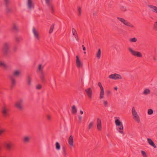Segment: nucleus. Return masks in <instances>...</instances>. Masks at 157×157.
I'll return each instance as SVG.
<instances>
[{
    "label": "nucleus",
    "instance_id": "6ab92c4d",
    "mask_svg": "<svg viewBox=\"0 0 157 157\" xmlns=\"http://www.w3.org/2000/svg\"><path fill=\"white\" fill-rule=\"evenodd\" d=\"M147 140L148 143L150 145L153 147L154 148H156V147L155 145V144L154 142L151 139L148 138L147 139Z\"/></svg>",
    "mask_w": 157,
    "mask_h": 157
},
{
    "label": "nucleus",
    "instance_id": "58836bf2",
    "mask_svg": "<svg viewBox=\"0 0 157 157\" xmlns=\"http://www.w3.org/2000/svg\"><path fill=\"white\" fill-rule=\"evenodd\" d=\"M141 153L143 157H147V154L145 152L143 151H141Z\"/></svg>",
    "mask_w": 157,
    "mask_h": 157
},
{
    "label": "nucleus",
    "instance_id": "c85d7f7f",
    "mask_svg": "<svg viewBox=\"0 0 157 157\" xmlns=\"http://www.w3.org/2000/svg\"><path fill=\"white\" fill-rule=\"evenodd\" d=\"M54 27V24H52L51 26L50 30H49V33L50 34L52 33L53 30V29Z\"/></svg>",
    "mask_w": 157,
    "mask_h": 157
},
{
    "label": "nucleus",
    "instance_id": "09e8293b",
    "mask_svg": "<svg viewBox=\"0 0 157 157\" xmlns=\"http://www.w3.org/2000/svg\"><path fill=\"white\" fill-rule=\"evenodd\" d=\"M4 130L3 129H0V136L4 132Z\"/></svg>",
    "mask_w": 157,
    "mask_h": 157
},
{
    "label": "nucleus",
    "instance_id": "2eb2a0df",
    "mask_svg": "<svg viewBox=\"0 0 157 157\" xmlns=\"http://www.w3.org/2000/svg\"><path fill=\"white\" fill-rule=\"evenodd\" d=\"M76 65L78 68H79L81 66H82L81 62L78 56H76Z\"/></svg>",
    "mask_w": 157,
    "mask_h": 157
},
{
    "label": "nucleus",
    "instance_id": "4be33fe9",
    "mask_svg": "<svg viewBox=\"0 0 157 157\" xmlns=\"http://www.w3.org/2000/svg\"><path fill=\"white\" fill-rule=\"evenodd\" d=\"M29 140L30 138L28 136H25L23 139V141L25 143H28L29 141Z\"/></svg>",
    "mask_w": 157,
    "mask_h": 157
},
{
    "label": "nucleus",
    "instance_id": "79ce46f5",
    "mask_svg": "<svg viewBox=\"0 0 157 157\" xmlns=\"http://www.w3.org/2000/svg\"><path fill=\"white\" fill-rule=\"evenodd\" d=\"M103 104L105 107H107L108 106V102L106 100H104L103 101Z\"/></svg>",
    "mask_w": 157,
    "mask_h": 157
},
{
    "label": "nucleus",
    "instance_id": "680f3d73",
    "mask_svg": "<svg viewBox=\"0 0 157 157\" xmlns=\"http://www.w3.org/2000/svg\"><path fill=\"white\" fill-rule=\"evenodd\" d=\"M1 147H0V151L1 150Z\"/></svg>",
    "mask_w": 157,
    "mask_h": 157
},
{
    "label": "nucleus",
    "instance_id": "9b49d317",
    "mask_svg": "<svg viewBox=\"0 0 157 157\" xmlns=\"http://www.w3.org/2000/svg\"><path fill=\"white\" fill-rule=\"evenodd\" d=\"M23 100L22 99H20L16 102L15 105L18 109L21 110L23 109Z\"/></svg>",
    "mask_w": 157,
    "mask_h": 157
},
{
    "label": "nucleus",
    "instance_id": "c756f323",
    "mask_svg": "<svg viewBox=\"0 0 157 157\" xmlns=\"http://www.w3.org/2000/svg\"><path fill=\"white\" fill-rule=\"evenodd\" d=\"M153 29L154 30L157 31V21L154 22L153 24Z\"/></svg>",
    "mask_w": 157,
    "mask_h": 157
},
{
    "label": "nucleus",
    "instance_id": "052dcab7",
    "mask_svg": "<svg viewBox=\"0 0 157 157\" xmlns=\"http://www.w3.org/2000/svg\"><path fill=\"white\" fill-rule=\"evenodd\" d=\"M86 52H84V54H86Z\"/></svg>",
    "mask_w": 157,
    "mask_h": 157
},
{
    "label": "nucleus",
    "instance_id": "49530a36",
    "mask_svg": "<svg viewBox=\"0 0 157 157\" xmlns=\"http://www.w3.org/2000/svg\"><path fill=\"white\" fill-rule=\"evenodd\" d=\"M74 36H75V38L76 40L77 41H79V38H78V35Z\"/></svg>",
    "mask_w": 157,
    "mask_h": 157
},
{
    "label": "nucleus",
    "instance_id": "6e6552de",
    "mask_svg": "<svg viewBox=\"0 0 157 157\" xmlns=\"http://www.w3.org/2000/svg\"><path fill=\"white\" fill-rule=\"evenodd\" d=\"M109 78L112 79L116 80L122 79V77L120 74L114 73L109 75Z\"/></svg>",
    "mask_w": 157,
    "mask_h": 157
},
{
    "label": "nucleus",
    "instance_id": "4d7b16f0",
    "mask_svg": "<svg viewBox=\"0 0 157 157\" xmlns=\"http://www.w3.org/2000/svg\"><path fill=\"white\" fill-rule=\"evenodd\" d=\"M82 47L83 48V51H85L86 50V48L85 47H84V45H82Z\"/></svg>",
    "mask_w": 157,
    "mask_h": 157
},
{
    "label": "nucleus",
    "instance_id": "412c9836",
    "mask_svg": "<svg viewBox=\"0 0 157 157\" xmlns=\"http://www.w3.org/2000/svg\"><path fill=\"white\" fill-rule=\"evenodd\" d=\"M12 30L14 32H17L18 30V26L16 24H14L12 28Z\"/></svg>",
    "mask_w": 157,
    "mask_h": 157
},
{
    "label": "nucleus",
    "instance_id": "2f4dec72",
    "mask_svg": "<svg viewBox=\"0 0 157 157\" xmlns=\"http://www.w3.org/2000/svg\"><path fill=\"white\" fill-rule=\"evenodd\" d=\"M150 93V90L148 89H146L143 92V94L144 95H147Z\"/></svg>",
    "mask_w": 157,
    "mask_h": 157
},
{
    "label": "nucleus",
    "instance_id": "603ef678",
    "mask_svg": "<svg viewBox=\"0 0 157 157\" xmlns=\"http://www.w3.org/2000/svg\"><path fill=\"white\" fill-rule=\"evenodd\" d=\"M106 94H107V95H109L110 94V91L109 90H107L106 91Z\"/></svg>",
    "mask_w": 157,
    "mask_h": 157
},
{
    "label": "nucleus",
    "instance_id": "3c124183",
    "mask_svg": "<svg viewBox=\"0 0 157 157\" xmlns=\"http://www.w3.org/2000/svg\"><path fill=\"white\" fill-rule=\"evenodd\" d=\"M78 119H79V120L80 122L82 120V116H78Z\"/></svg>",
    "mask_w": 157,
    "mask_h": 157
},
{
    "label": "nucleus",
    "instance_id": "aec40b11",
    "mask_svg": "<svg viewBox=\"0 0 157 157\" xmlns=\"http://www.w3.org/2000/svg\"><path fill=\"white\" fill-rule=\"evenodd\" d=\"M32 78L30 76L27 75L26 76L27 84L28 86H30L31 84Z\"/></svg>",
    "mask_w": 157,
    "mask_h": 157
},
{
    "label": "nucleus",
    "instance_id": "39448f33",
    "mask_svg": "<svg viewBox=\"0 0 157 157\" xmlns=\"http://www.w3.org/2000/svg\"><path fill=\"white\" fill-rule=\"evenodd\" d=\"M43 67H42L41 64H39L38 65V69L37 71H39L40 72V78L41 82H46V79L44 74L43 72Z\"/></svg>",
    "mask_w": 157,
    "mask_h": 157
},
{
    "label": "nucleus",
    "instance_id": "0eeeda50",
    "mask_svg": "<svg viewBox=\"0 0 157 157\" xmlns=\"http://www.w3.org/2000/svg\"><path fill=\"white\" fill-rule=\"evenodd\" d=\"M9 46L10 45L9 43L5 42L4 44L2 50L4 55H6L8 53Z\"/></svg>",
    "mask_w": 157,
    "mask_h": 157
},
{
    "label": "nucleus",
    "instance_id": "e433bc0d",
    "mask_svg": "<svg viewBox=\"0 0 157 157\" xmlns=\"http://www.w3.org/2000/svg\"><path fill=\"white\" fill-rule=\"evenodd\" d=\"M153 111L152 109H149L148 110L147 113L149 115H151L153 113Z\"/></svg>",
    "mask_w": 157,
    "mask_h": 157
},
{
    "label": "nucleus",
    "instance_id": "13d9d810",
    "mask_svg": "<svg viewBox=\"0 0 157 157\" xmlns=\"http://www.w3.org/2000/svg\"><path fill=\"white\" fill-rule=\"evenodd\" d=\"M80 114H83V111H82L81 110L80 111Z\"/></svg>",
    "mask_w": 157,
    "mask_h": 157
},
{
    "label": "nucleus",
    "instance_id": "c03bdc74",
    "mask_svg": "<svg viewBox=\"0 0 157 157\" xmlns=\"http://www.w3.org/2000/svg\"><path fill=\"white\" fill-rule=\"evenodd\" d=\"M41 86L40 84H38L36 86V89L37 90L40 89L41 88Z\"/></svg>",
    "mask_w": 157,
    "mask_h": 157
},
{
    "label": "nucleus",
    "instance_id": "dca6fc26",
    "mask_svg": "<svg viewBox=\"0 0 157 157\" xmlns=\"http://www.w3.org/2000/svg\"><path fill=\"white\" fill-rule=\"evenodd\" d=\"M68 144L71 147L73 146L74 141L73 140V137L72 135H71L69 137L68 139Z\"/></svg>",
    "mask_w": 157,
    "mask_h": 157
},
{
    "label": "nucleus",
    "instance_id": "a18cd8bd",
    "mask_svg": "<svg viewBox=\"0 0 157 157\" xmlns=\"http://www.w3.org/2000/svg\"><path fill=\"white\" fill-rule=\"evenodd\" d=\"M6 11L8 12H10L12 11V10L11 9L9 8L8 7V6L7 7H6Z\"/></svg>",
    "mask_w": 157,
    "mask_h": 157
},
{
    "label": "nucleus",
    "instance_id": "a878e982",
    "mask_svg": "<svg viewBox=\"0 0 157 157\" xmlns=\"http://www.w3.org/2000/svg\"><path fill=\"white\" fill-rule=\"evenodd\" d=\"M101 50L100 49H99L98 50V52L96 54V57L98 59H99L101 57Z\"/></svg>",
    "mask_w": 157,
    "mask_h": 157
},
{
    "label": "nucleus",
    "instance_id": "423d86ee",
    "mask_svg": "<svg viewBox=\"0 0 157 157\" xmlns=\"http://www.w3.org/2000/svg\"><path fill=\"white\" fill-rule=\"evenodd\" d=\"M132 113L134 120L137 123H139L140 122V118L134 107H133L132 108Z\"/></svg>",
    "mask_w": 157,
    "mask_h": 157
},
{
    "label": "nucleus",
    "instance_id": "f8f14e48",
    "mask_svg": "<svg viewBox=\"0 0 157 157\" xmlns=\"http://www.w3.org/2000/svg\"><path fill=\"white\" fill-rule=\"evenodd\" d=\"M85 91L89 98L91 99L92 96V90L90 88H87L85 90Z\"/></svg>",
    "mask_w": 157,
    "mask_h": 157
},
{
    "label": "nucleus",
    "instance_id": "cd10ccee",
    "mask_svg": "<svg viewBox=\"0 0 157 157\" xmlns=\"http://www.w3.org/2000/svg\"><path fill=\"white\" fill-rule=\"evenodd\" d=\"M120 9L121 11L124 12L126 11L127 10L126 7L124 6H121Z\"/></svg>",
    "mask_w": 157,
    "mask_h": 157
},
{
    "label": "nucleus",
    "instance_id": "a211bd4d",
    "mask_svg": "<svg viewBox=\"0 0 157 157\" xmlns=\"http://www.w3.org/2000/svg\"><path fill=\"white\" fill-rule=\"evenodd\" d=\"M27 6L29 9L34 8V5L32 0H27Z\"/></svg>",
    "mask_w": 157,
    "mask_h": 157
},
{
    "label": "nucleus",
    "instance_id": "4468645a",
    "mask_svg": "<svg viewBox=\"0 0 157 157\" xmlns=\"http://www.w3.org/2000/svg\"><path fill=\"white\" fill-rule=\"evenodd\" d=\"M33 32L34 36L38 40H40V36L38 32L36 30L35 28H33Z\"/></svg>",
    "mask_w": 157,
    "mask_h": 157
},
{
    "label": "nucleus",
    "instance_id": "f704fd0d",
    "mask_svg": "<svg viewBox=\"0 0 157 157\" xmlns=\"http://www.w3.org/2000/svg\"><path fill=\"white\" fill-rule=\"evenodd\" d=\"M6 7H7L9 3V0H4Z\"/></svg>",
    "mask_w": 157,
    "mask_h": 157
},
{
    "label": "nucleus",
    "instance_id": "4c0bfd02",
    "mask_svg": "<svg viewBox=\"0 0 157 157\" xmlns=\"http://www.w3.org/2000/svg\"><path fill=\"white\" fill-rule=\"evenodd\" d=\"M20 74V72L18 71H16L13 73V75L17 76H18Z\"/></svg>",
    "mask_w": 157,
    "mask_h": 157
},
{
    "label": "nucleus",
    "instance_id": "72a5a7b5",
    "mask_svg": "<svg viewBox=\"0 0 157 157\" xmlns=\"http://www.w3.org/2000/svg\"><path fill=\"white\" fill-rule=\"evenodd\" d=\"M94 124V123L93 121H91L90 122L88 126V129L90 130L91 128L93 127Z\"/></svg>",
    "mask_w": 157,
    "mask_h": 157
},
{
    "label": "nucleus",
    "instance_id": "b1692460",
    "mask_svg": "<svg viewBox=\"0 0 157 157\" xmlns=\"http://www.w3.org/2000/svg\"><path fill=\"white\" fill-rule=\"evenodd\" d=\"M62 154L64 157H66L67 155V154L66 152V149L65 147H63L62 148Z\"/></svg>",
    "mask_w": 157,
    "mask_h": 157
},
{
    "label": "nucleus",
    "instance_id": "7ed1b4c3",
    "mask_svg": "<svg viewBox=\"0 0 157 157\" xmlns=\"http://www.w3.org/2000/svg\"><path fill=\"white\" fill-rule=\"evenodd\" d=\"M128 50L131 54L133 56L139 58H142L143 57V55L140 52L136 51L131 47L128 48Z\"/></svg>",
    "mask_w": 157,
    "mask_h": 157
},
{
    "label": "nucleus",
    "instance_id": "7c9ffc66",
    "mask_svg": "<svg viewBox=\"0 0 157 157\" xmlns=\"http://www.w3.org/2000/svg\"><path fill=\"white\" fill-rule=\"evenodd\" d=\"M60 146L58 142H56V149L59 150H60Z\"/></svg>",
    "mask_w": 157,
    "mask_h": 157
},
{
    "label": "nucleus",
    "instance_id": "ddd939ff",
    "mask_svg": "<svg viewBox=\"0 0 157 157\" xmlns=\"http://www.w3.org/2000/svg\"><path fill=\"white\" fill-rule=\"evenodd\" d=\"M97 128L99 131L101 130V120L99 118H98L97 121Z\"/></svg>",
    "mask_w": 157,
    "mask_h": 157
},
{
    "label": "nucleus",
    "instance_id": "473e14b6",
    "mask_svg": "<svg viewBox=\"0 0 157 157\" xmlns=\"http://www.w3.org/2000/svg\"><path fill=\"white\" fill-rule=\"evenodd\" d=\"M72 32L73 35L74 36L77 35V33L76 30L74 28L72 29Z\"/></svg>",
    "mask_w": 157,
    "mask_h": 157
},
{
    "label": "nucleus",
    "instance_id": "8fccbe9b",
    "mask_svg": "<svg viewBox=\"0 0 157 157\" xmlns=\"http://www.w3.org/2000/svg\"><path fill=\"white\" fill-rule=\"evenodd\" d=\"M100 90H101V92H104V88L102 86L100 87Z\"/></svg>",
    "mask_w": 157,
    "mask_h": 157
},
{
    "label": "nucleus",
    "instance_id": "f257e3e1",
    "mask_svg": "<svg viewBox=\"0 0 157 157\" xmlns=\"http://www.w3.org/2000/svg\"><path fill=\"white\" fill-rule=\"evenodd\" d=\"M14 144L10 141H6L3 143V146L6 150L8 152H10L13 150Z\"/></svg>",
    "mask_w": 157,
    "mask_h": 157
},
{
    "label": "nucleus",
    "instance_id": "5fc2aeb1",
    "mask_svg": "<svg viewBox=\"0 0 157 157\" xmlns=\"http://www.w3.org/2000/svg\"><path fill=\"white\" fill-rule=\"evenodd\" d=\"M46 4H49L50 0H45Z\"/></svg>",
    "mask_w": 157,
    "mask_h": 157
},
{
    "label": "nucleus",
    "instance_id": "5701e85b",
    "mask_svg": "<svg viewBox=\"0 0 157 157\" xmlns=\"http://www.w3.org/2000/svg\"><path fill=\"white\" fill-rule=\"evenodd\" d=\"M46 4L47 6H48L51 10V12L52 13H53L54 12V10L53 5L52 4H50V2H49V4Z\"/></svg>",
    "mask_w": 157,
    "mask_h": 157
},
{
    "label": "nucleus",
    "instance_id": "ea45409f",
    "mask_svg": "<svg viewBox=\"0 0 157 157\" xmlns=\"http://www.w3.org/2000/svg\"><path fill=\"white\" fill-rule=\"evenodd\" d=\"M78 11V15L80 16L81 13V9L80 7H78L77 8Z\"/></svg>",
    "mask_w": 157,
    "mask_h": 157
},
{
    "label": "nucleus",
    "instance_id": "f3484780",
    "mask_svg": "<svg viewBox=\"0 0 157 157\" xmlns=\"http://www.w3.org/2000/svg\"><path fill=\"white\" fill-rule=\"evenodd\" d=\"M148 7L151 9L152 11L157 13V7L152 5H148Z\"/></svg>",
    "mask_w": 157,
    "mask_h": 157
},
{
    "label": "nucleus",
    "instance_id": "de8ad7c7",
    "mask_svg": "<svg viewBox=\"0 0 157 157\" xmlns=\"http://www.w3.org/2000/svg\"><path fill=\"white\" fill-rule=\"evenodd\" d=\"M47 118L48 120L50 121L51 119V117L49 115H47Z\"/></svg>",
    "mask_w": 157,
    "mask_h": 157
},
{
    "label": "nucleus",
    "instance_id": "6e6d98bb",
    "mask_svg": "<svg viewBox=\"0 0 157 157\" xmlns=\"http://www.w3.org/2000/svg\"><path fill=\"white\" fill-rule=\"evenodd\" d=\"M17 50V47H14L13 48V50L14 51H16Z\"/></svg>",
    "mask_w": 157,
    "mask_h": 157
},
{
    "label": "nucleus",
    "instance_id": "c9c22d12",
    "mask_svg": "<svg viewBox=\"0 0 157 157\" xmlns=\"http://www.w3.org/2000/svg\"><path fill=\"white\" fill-rule=\"evenodd\" d=\"M137 39L135 37H134L131 38L130 39L129 41L131 42H135L137 41Z\"/></svg>",
    "mask_w": 157,
    "mask_h": 157
},
{
    "label": "nucleus",
    "instance_id": "bb28decb",
    "mask_svg": "<svg viewBox=\"0 0 157 157\" xmlns=\"http://www.w3.org/2000/svg\"><path fill=\"white\" fill-rule=\"evenodd\" d=\"M71 112L73 113H76L77 112V110L75 105H73L71 108Z\"/></svg>",
    "mask_w": 157,
    "mask_h": 157
},
{
    "label": "nucleus",
    "instance_id": "864d4df0",
    "mask_svg": "<svg viewBox=\"0 0 157 157\" xmlns=\"http://www.w3.org/2000/svg\"><path fill=\"white\" fill-rule=\"evenodd\" d=\"M98 85L99 87H100L102 86L101 85V84L100 82H99L98 83Z\"/></svg>",
    "mask_w": 157,
    "mask_h": 157
},
{
    "label": "nucleus",
    "instance_id": "37998d69",
    "mask_svg": "<svg viewBox=\"0 0 157 157\" xmlns=\"http://www.w3.org/2000/svg\"><path fill=\"white\" fill-rule=\"evenodd\" d=\"M21 40L20 37H15V41L17 43H18Z\"/></svg>",
    "mask_w": 157,
    "mask_h": 157
},
{
    "label": "nucleus",
    "instance_id": "f03ea898",
    "mask_svg": "<svg viewBox=\"0 0 157 157\" xmlns=\"http://www.w3.org/2000/svg\"><path fill=\"white\" fill-rule=\"evenodd\" d=\"M117 18L121 23L127 27H130L131 28H134L135 27L132 24L123 18L118 17H117Z\"/></svg>",
    "mask_w": 157,
    "mask_h": 157
},
{
    "label": "nucleus",
    "instance_id": "1a4fd4ad",
    "mask_svg": "<svg viewBox=\"0 0 157 157\" xmlns=\"http://www.w3.org/2000/svg\"><path fill=\"white\" fill-rule=\"evenodd\" d=\"M2 113L4 117H7L9 116V110L6 106H4L2 107Z\"/></svg>",
    "mask_w": 157,
    "mask_h": 157
},
{
    "label": "nucleus",
    "instance_id": "bf43d9fd",
    "mask_svg": "<svg viewBox=\"0 0 157 157\" xmlns=\"http://www.w3.org/2000/svg\"><path fill=\"white\" fill-rule=\"evenodd\" d=\"M117 87H115V88H114V89H115V90H117Z\"/></svg>",
    "mask_w": 157,
    "mask_h": 157
},
{
    "label": "nucleus",
    "instance_id": "393cba45",
    "mask_svg": "<svg viewBox=\"0 0 157 157\" xmlns=\"http://www.w3.org/2000/svg\"><path fill=\"white\" fill-rule=\"evenodd\" d=\"M0 67L6 69L7 67V65L4 63L2 62H0Z\"/></svg>",
    "mask_w": 157,
    "mask_h": 157
},
{
    "label": "nucleus",
    "instance_id": "a19ab883",
    "mask_svg": "<svg viewBox=\"0 0 157 157\" xmlns=\"http://www.w3.org/2000/svg\"><path fill=\"white\" fill-rule=\"evenodd\" d=\"M104 92H100V99H102L104 97Z\"/></svg>",
    "mask_w": 157,
    "mask_h": 157
},
{
    "label": "nucleus",
    "instance_id": "9d476101",
    "mask_svg": "<svg viewBox=\"0 0 157 157\" xmlns=\"http://www.w3.org/2000/svg\"><path fill=\"white\" fill-rule=\"evenodd\" d=\"M9 77L11 82L10 88L12 89L14 88L16 84V80L14 78V76L13 75H10Z\"/></svg>",
    "mask_w": 157,
    "mask_h": 157
},
{
    "label": "nucleus",
    "instance_id": "20e7f679",
    "mask_svg": "<svg viewBox=\"0 0 157 157\" xmlns=\"http://www.w3.org/2000/svg\"><path fill=\"white\" fill-rule=\"evenodd\" d=\"M115 122L116 125L118 126V128L120 130L119 131V132L121 134H124V133L123 132L124 127L122 123L119 119L115 120Z\"/></svg>",
    "mask_w": 157,
    "mask_h": 157
}]
</instances>
